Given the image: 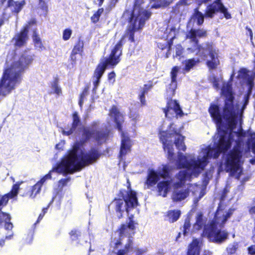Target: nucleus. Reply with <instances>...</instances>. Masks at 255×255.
Instances as JSON below:
<instances>
[{
	"label": "nucleus",
	"mask_w": 255,
	"mask_h": 255,
	"mask_svg": "<svg viewBox=\"0 0 255 255\" xmlns=\"http://www.w3.org/2000/svg\"><path fill=\"white\" fill-rule=\"evenodd\" d=\"M132 241L130 240H129L128 243L126 244L125 246V250L128 252V250L130 248L131 245Z\"/></svg>",
	"instance_id": "obj_63"
},
{
	"label": "nucleus",
	"mask_w": 255,
	"mask_h": 255,
	"mask_svg": "<svg viewBox=\"0 0 255 255\" xmlns=\"http://www.w3.org/2000/svg\"><path fill=\"white\" fill-rule=\"evenodd\" d=\"M191 174L188 173L186 170H180L176 175V178L181 182L185 183L187 178L190 177Z\"/></svg>",
	"instance_id": "obj_35"
},
{
	"label": "nucleus",
	"mask_w": 255,
	"mask_h": 255,
	"mask_svg": "<svg viewBox=\"0 0 255 255\" xmlns=\"http://www.w3.org/2000/svg\"><path fill=\"white\" fill-rule=\"evenodd\" d=\"M127 253V251H126L124 249L119 250L118 251L117 255H125Z\"/></svg>",
	"instance_id": "obj_64"
},
{
	"label": "nucleus",
	"mask_w": 255,
	"mask_h": 255,
	"mask_svg": "<svg viewBox=\"0 0 255 255\" xmlns=\"http://www.w3.org/2000/svg\"><path fill=\"white\" fill-rule=\"evenodd\" d=\"M9 199L7 194L0 195V229L4 226L5 230L11 231L9 235L5 236L4 239L0 240V247L4 246L5 240H10L13 236V233L11 231L13 225L10 221L11 216L9 213L2 211V208L7 205Z\"/></svg>",
	"instance_id": "obj_10"
},
{
	"label": "nucleus",
	"mask_w": 255,
	"mask_h": 255,
	"mask_svg": "<svg viewBox=\"0 0 255 255\" xmlns=\"http://www.w3.org/2000/svg\"><path fill=\"white\" fill-rule=\"evenodd\" d=\"M84 42L81 39V37H79L75 44L74 45L72 51L78 53L80 55H82L84 50Z\"/></svg>",
	"instance_id": "obj_34"
},
{
	"label": "nucleus",
	"mask_w": 255,
	"mask_h": 255,
	"mask_svg": "<svg viewBox=\"0 0 255 255\" xmlns=\"http://www.w3.org/2000/svg\"><path fill=\"white\" fill-rule=\"evenodd\" d=\"M185 182H181L180 181H179L178 182H176L174 183L173 187L174 189H180L183 185H184Z\"/></svg>",
	"instance_id": "obj_58"
},
{
	"label": "nucleus",
	"mask_w": 255,
	"mask_h": 255,
	"mask_svg": "<svg viewBox=\"0 0 255 255\" xmlns=\"http://www.w3.org/2000/svg\"><path fill=\"white\" fill-rule=\"evenodd\" d=\"M162 110L166 117H167V115L171 110H173L174 111L176 116L181 117L184 115V113L177 101L176 100H172L171 98L168 100L166 107L163 108Z\"/></svg>",
	"instance_id": "obj_18"
},
{
	"label": "nucleus",
	"mask_w": 255,
	"mask_h": 255,
	"mask_svg": "<svg viewBox=\"0 0 255 255\" xmlns=\"http://www.w3.org/2000/svg\"><path fill=\"white\" fill-rule=\"evenodd\" d=\"M212 84L214 88L218 89L219 87V80L218 78L214 77L212 79Z\"/></svg>",
	"instance_id": "obj_57"
},
{
	"label": "nucleus",
	"mask_w": 255,
	"mask_h": 255,
	"mask_svg": "<svg viewBox=\"0 0 255 255\" xmlns=\"http://www.w3.org/2000/svg\"><path fill=\"white\" fill-rule=\"evenodd\" d=\"M109 115L113 118L116 128L121 132L122 140L119 156L122 157L130 151L132 146L130 137L123 131V125L125 122V117L116 105L112 106Z\"/></svg>",
	"instance_id": "obj_8"
},
{
	"label": "nucleus",
	"mask_w": 255,
	"mask_h": 255,
	"mask_svg": "<svg viewBox=\"0 0 255 255\" xmlns=\"http://www.w3.org/2000/svg\"><path fill=\"white\" fill-rule=\"evenodd\" d=\"M191 225L189 220H186L183 225V234L185 236L189 231Z\"/></svg>",
	"instance_id": "obj_53"
},
{
	"label": "nucleus",
	"mask_w": 255,
	"mask_h": 255,
	"mask_svg": "<svg viewBox=\"0 0 255 255\" xmlns=\"http://www.w3.org/2000/svg\"><path fill=\"white\" fill-rule=\"evenodd\" d=\"M141 106L146 105L145 95L140 93L138 96Z\"/></svg>",
	"instance_id": "obj_55"
},
{
	"label": "nucleus",
	"mask_w": 255,
	"mask_h": 255,
	"mask_svg": "<svg viewBox=\"0 0 255 255\" xmlns=\"http://www.w3.org/2000/svg\"><path fill=\"white\" fill-rule=\"evenodd\" d=\"M121 41L118 42L112 49L110 54L100 63L107 68H114L121 61L122 55Z\"/></svg>",
	"instance_id": "obj_12"
},
{
	"label": "nucleus",
	"mask_w": 255,
	"mask_h": 255,
	"mask_svg": "<svg viewBox=\"0 0 255 255\" xmlns=\"http://www.w3.org/2000/svg\"><path fill=\"white\" fill-rule=\"evenodd\" d=\"M179 70L177 66H173L170 71L171 83L169 85L167 92L169 93V96L172 97L175 94V90L177 88V76Z\"/></svg>",
	"instance_id": "obj_20"
},
{
	"label": "nucleus",
	"mask_w": 255,
	"mask_h": 255,
	"mask_svg": "<svg viewBox=\"0 0 255 255\" xmlns=\"http://www.w3.org/2000/svg\"><path fill=\"white\" fill-rule=\"evenodd\" d=\"M238 248V245L237 244L230 245L227 248V249H226L227 252L228 253V254H230V255L234 254L236 253Z\"/></svg>",
	"instance_id": "obj_49"
},
{
	"label": "nucleus",
	"mask_w": 255,
	"mask_h": 255,
	"mask_svg": "<svg viewBox=\"0 0 255 255\" xmlns=\"http://www.w3.org/2000/svg\"><path fill=\"white\" fill-rule=\"evenodd\" d=\"M116 73L114 71H112L108 74V80L109 81H115Z\"/></svg>",
	"instance_id": "obj_56"
},
{
	"label": "nucleus",
	"mask_w": 255,
	"mask_h": 255,
	"mask_svg": "<svg viewBox=\"0 0 255 255\" xmlns=\"http://www.w3.org/2000/svg\"><path fill=\"white\" fill-rule=\"evenodd\" d=\"M196 224L198 226V229L202 228L203 226V214L202 213H198L196 219Z\"/></svg>",
	"instance_id": "obj_45"
},
{
	"label": "nucleus",
	"mask_w": 255,
	"mask_h": 255,
	"mask_svg": "<svg viewBox=\"0 0 255 255\" xmlns=\"http://www.w3.org/2000/svg\"><path fill=\"white\" fill-rule=\"evenodd\" d=\"M71 180L70 177H67L65 178H62L58 181V187L59 189H62L67 185L68 182Z\"/></svg>",
	"instance_id": "obj_44"
},
{
	"label": "nucleus",
	"mask_w": 255,
	"mask_h": 255,
	"mask_svg": "<svg viewBox=\"0 0 255 255\" xmlns=\"http://www.w3.org/2000/svg\"><path fill=\"white\" fill-rule=\"evenodd\" d=\"M158 173L159 175V177H161L162 178H166L168 177L169 174V167L166 165H164L162 168V172Z\"/></svg>",
	"instance_id": "obj_47"
},
{
	"label": "nucleus",
	"mask_w": 255,
	"mask_h": 255,
	"mask_svg": "<svg viewBox=\"0 0 255 255\" xmlns=\"http://www.w3.org/2000/svg\"><path fill=\"white\" fill-rule=\"evenodd\" d=\"M133 215H131L128 217L129 222L127 225L128 229H129L130 230H134L135 229V223L133 220Z\"/></svg>",
	"instance_id": "obj_50"
},
{
	"label": "nucleus",
	"mask_w": 255,
	"mask_h": 255,
	"mask_svg": "<svg viewBox=\"0 0 255 255\" xmlns=\"http://www.w3.org/2000/svg\"><path fill=\"white\" fill-rule=\"evenodd\" d=\"M170 181L169 180H163L159 182L157 185L158 195L165 197L170 188Z\"/></svg>",
	"instance_id": "obj_24"
},
{
	"label": "nucleus",
	"mask_w": 255,
	"mask_h": 255,
	"mask_svg": "<svg viewBox=\"0 0 255 255\" xmlns=\"http://www.w3.org/2000/svg\"><path fill=\"white\" fill-rule=\"evenodd\" d=\"M152 87L153 85L152 84H144L143 88L140 93L146 95L152 88Z\"/></svg>",
	"instance_id": "obj_52"
},
{
	"label": "nucleus",
	"mask_w": 255,
	"mask_h": 255,
	"mask_svg": "<svg viewBox=\"0 0 255 255\" xmlns=\"http://www.w3.org/2000/svg\"><path fill=\"white\" fill-rule=\"evenodd\" d=\"M188 0H180L177 2L176 5H188Z\"/></svg>",
	"instance_id": "obj_61"
},
{
	"label": "nucleus",
	"mask_w": 255,
	"mask_h": 255,
	"mask_svg": "<svg viewBox=\"0 0 255 255\" xmlns=\"http://www.w3.org/2000/svg\"><path fill=\"white\" fill-rule=\"evenodd\" d=\"M219 207L217 209L213 220L204 227L202 236L207 238L211 242L220 244L224 242L228 237V233L221 228L220 217L218 216Z\"/></svg>",
	"instance_id": "obj_5"
},
{
	"label": "nucleus",
	"mask_w": 255,
	"mask_h": 255,
	"mask_svg": "<svg viewBox=\"0 0 255 255\" xmlns=\"http://www.w3.org/2000/svg\"><path fill=\"white\" fill-rule=\"evenodd\" d=\"M37 20L35 18H32L27 22V23L24 25L22 27H27L28 32H29V29L30 26L34 25L36 24Z\"/></svg>",
	"instance_id": "obj_54"
},
{
	"label": "nucleus",
	"mask_w": 255,
	"mask_h": 255,
	"mask_svg": "<svg viewBox=\"0 0 255 255\" xmlns=\"http://www.w3.org/2000/svg\"><path fill=\"white\" fill-rule=\"evenodd\" d=\"M246 34H249L250 37V40L252 41L253 39V32L252 29L249 28L248 26L246 27Z\"/></svg>",
	"instance_id": "obj_62"
},
{
	"label": "nucleus",
	"mask_w": 255,
	"mask_h": 255,
	"mask_svg": "<svg viewBox=\"0 0 255 255\" xmlns=\"http://www.w3.org/2000/svg\"><path fill=\"white\" fill-rule=\"evenodd\" d=\"M233 76V75H232L230 80L224 84L221 88L222 94L226 97L222 114L219 106L217 104H211L208 109L211 117L218 128L223 126L224 119L226 123L227 128L229 130L228 136H227V131L226 130H223L220 134L219 139L215 146L214 159L218 158L221 153H226L231 148L234 141L232 133L236 128L239 113L238 109L236 108L234 104L235 98L231 83Z\"/></svg>",
	"instance_id": "obj_1"
},
{
	"label": "nucleus",
	"mask_w": 255,
	"mask_h": 255,
	"mask_svg": "<svg viewBox=\"0 0 255 255\" xmlns=\"http://www.w3.org/2000/svg\"><path fill=\"white\" fill-rule=\"evenodd\" d=\"M124 191L125 202L127 206V211L131 208H135L139 205L137 193L131 188L130 183L128 185V190Z\"/></svg>",
	"instance_id": "obj_15"
},
{
	"label": "nucleus",
	"mask_w": 255,
	"mask_h": 255,
	"mask_svg": "<svg viewBox=\"0 0 255 255\" xmlns=\"http://www.w3.org/2000/svg\"><path fill=\"white\" fill-rule=\"evenodd\" d=\"M26 4L25 0H22L20 1H14V0H8L6 7H13L11 12L13 13H18Z\"/></svg>",
	"instance_id": "obj_25"
},
{
	"label": "nucleus",
	"mask_w": 255,
	"mask_h": 255,
	"mask_svg": "<svg viewBox=\"0 0 255 255\" xmlns=\"http://www.w3.org/2000/svg\"><path fill=\"white\" fill-rule=\"evenodd\" d=\"M157 46L158 47V48L161 49V50H163L165 49H167V44L166 43L158 42L157 43Z\"/></svg>",
	"instance_id": "obj_60"
},
{
	"label": "nucleus",
	"mask_w": 255,
	"mask_h": 255,
	"mask_svg": "<svg viewBox=\"0 0 255 255\" xmlns=\"http://www.w3.org/2000/svg\"><path fill=\"white\" fill-rule=\"evenodd\" d=\"M206 150V154L203 156L202 159L197 160L194 159L188 160L186 157L182 153H178L177 161V168L178 169L186 168L188 170L198 168L203 169L208 163V159L214 158L215 148L209 145Z\"/></svg>",
	"instance_id": "obj_9"
},
{
	"label": "nucleus",
	"mask_w": 255,
	"mask_h": 255,
	"mask_svg": "<svg viewBox=\"0 0 255 255\" xmlns=\"http://www.w3.org/2000/svg\"><path fill=\"white\" fill-rule=\"evenodd\" d=\"M160 177L158 173L153 169H149L148 171V174L145 184L149 188L155 185L159 180Z\"/></svg>",
	"instance_id": "obj_23"
},
{
	"label": "nucleus",
	"mask_w": 255,
	"mask_h": 255,
	"mask_svg": "<svg viewBox=\"0 0 255 255\" xmlns=\"http://www.w3.org/2000/svg\"><path fill=\"white\" fill-rule=\"evenodd\" d=\"M144 3V0H134L133 9L131 11L128 9H126L124 12V14H128L131 16V14L132 12L134 15H136L138 14L139 11H145V10L141 7L142 4Z\"/></svg>",
	"instance_id": "obj_26"
},
{
	"label": "nucleus",
	"mask_w": 255,
	"mask_h": 255,
	"mask_svg": "<svg viewBox=\"0 0 255 255\" xmlns=\"http://www.w3.org/2000/svg\"><path fill=\"white\" fill-rule=\"evenodd\" d=\"M41 187L42 186L37 182L33 186L30 187L25 194L30 198H34L40 192Z\"/></svg>",
	"instance_id": "obj_31"
},
{
	"label": "nucleus",
	"mask_w": 255,
	"mask_h": 255,
	"mask_svg": "<svg viewBox=\"0 0 255 255\" xmlns=\"http://www.w3.org/2000/svg\"><path fill=\"white\" fill-rule=\"evenodd\" d=\"M181 214L179 210H170L166 212L165 217L170 223H174L177 221Z\"/></svg>",
	"instance_id": "obj_28"
},
{
	"label": "nucleus",
	"mask_w": 255,
	"mask_h": 255,
	"mask_svg": "<svg viewBox=\"0 0 255 255\" xmlns=\"http://www.w3.org/2000/svg\"><path fill=\"white\" fill-rule=\"evenodd\" d=\"M200 62L199 59H195V58H190L185 60L184 71L185 72H188L190 70L193 68L197 63Z\"/></svg>",
	"instance_id": "obj_32"
},
{
	"label": "nucleus",
	"mask_w": 255,
	"mask_h": 255,
	"mask_svg": "<svg viewBox=\"0 0 255 255\" xmlns=\"http://www.w3.org/2000/svg\"><path fill=\"white\" fill-rule=\"evenodd\" d=\"M32 38L35 48H38L39 50H41L45 49V47L42 43L36 28L32 30Z\"/></svg>",
	"instance_id": "obj_27"
},
{
	"label": "nucleus",
	"mask_w": 255,
	"mask_h": 255,
	"mask_svg": "<svg viewBox=\"0 0 255 255\" xmlns=\"http://www.w3.org/2000/svg\"><path fill=\"white\" fill-rule=\"evenodd\" d=\"M219 207V215L218 216L220 217V225L221 226H224V224L226 222L227 219L230 217L231 213L230 212H227L225 215L220 214V212H223L222 210L220 209V206H219L218 208Z\"/></svg>",
	"instance_id": "obj_39"
},
{
	"label": "nucleus",
	"mask_w": 255,
	"mask_h": 255,
	"mask_svg": "<svg viewBox=\"0 0 255 255\" xmlns=\"http://www.w3.org/2000/svg\"><path fill=\"white\" fill-rule=\"evenodd\" d=\"M19 189V185L17 183L14 184L13 185L10 192L6 193V194H7L9 199H12L17 196Z\"/></svg>",
	"instance_id": "obj_36"
},
{
	"label": "nucleus",
	"mask_w": 255,
	"mask_h": 255,
	"mask_svg": "<svg viewBox=\"0 0 255 255\" xmlns=\"http://www.w3.org/2000/svg\"><path fill=\"white\" fill-rule=\"evenodd\" d=\"M78 54H79V53L74 52V51H72L71 52L70 57H69V60L70 61L71 64L73 66H75L76 64V62H77V56Z\"/></svg>",
	"instance_id": "obj_51"
},
{
	"label": "nucleus",
	"mask_w": 255,
	"mask_h": 255,
	"mask_svg": "<svg viewBox=\"0 0 255 255\" xmlns=\"http://www.w3.org/2000/svg\"><path fill=\"white\" fill-rule=\"evenodd\" d=\"M106 69L107 68L100 62L94 70L93 76V78L101 80Z\"/></svg>",
	"instance_id": "obj_33"
},
{
	"label": "nucleus",
	"mask_w": 255,
	"mask_h": 255,
	"mask_svg": "<svg viewBox=\"0 0 255 255\" xmlns=\"http://www.w3.org/2000/svg\"><path fill=\"white\" fill-rule=\"evenodd\" d=\"M195 18L197 19V24L198 25H202L204 21V13L203 14L201 12L197 11L195 13Z\"/></svg>",
	"instance_id": "obj_41"
},
{
	"label": "nucleus",
	"mask_w": 255,
	"mask_h": 255,
	"mask_svg": "<svg viewBox=\"0 0 255 255\" xmlns=\"http://www.w3.org/2000/svg\"><path fill=\"white\" fill-rule=\"evenodd\" d=\"M207 36V31L203 29L191 28L186 34V38L189 39L193 42L192 47H189L187 50L191 52H196L202 60H206V64L210 70L216 69L220 64L218 50L214 47L212 42H206L205 46L203 47L199 44L198 38L206 37Z\"/></svg>",
	"instance_id": "obj_4"
},
{
	"label": "nucleus",
	"mask_w": 255,
	"mask_h": 255,
	"mask_svg": "<svg viewBox=\"0 0 255 255\" xmlns=\"http://www.w3.org/2000/svg\"><path fill=\"white\" fill-rule=\"evenodd\" d=\"M70 238L72 241H76L81 236V232L77 230H72L69 233Z\"/></svg>",
	"instance_id": "obj_46"
},
{
	"label": "nucleus",
	"mask_w": 255,
	"mask_h": 255,
	"mask_svg": "<svg viewBox=\"0 0 255 255\" xmlns=\"http://www.w3.org/2000/svg\"><path fill=\"white\" fill-rule=\"evenodd\" d=\"M72 117V122L71 128L62 129L61 132L64 135L69 136L72 134L75 131L77 127L81 124L80 117L77 112L73 113Z\"/></svg>",
	"instance_id": "obj_19"
},
{
	"label": "nucleus",
	"mask_w": 255,
	"mask_h": 255,
	"mask_svg": "<svg viewBox=\"0 0 255 255\" xmlns=\"http://www.w3.org/2000/svg\"><path fill=\"white\" fill-rule=\"evenodd\" d=\"M72 31L70 28H66L63 30L62 38L64 41L69 40L72 35Z\"/></svg>",
	"instance_id": "obj_48"
},
{
	"label": "nucleus",
	"mask_w": 255,
	"mask_h": 255,
	"mask_svg": "<svg viewBox=\"0 0 255 255\" xmlns=\"http://www.w3.org/2000/svg\"><path fill=\"white\" fill-rule=\"evenodd\" d=\"M27 27H22L19 32L16 33L12 38L13 46L16 48H22L26 45L29 39Z\"/></svg>",
	"instance_id": "obj_17"
},
{
	"label": "nucleus",
	"mask_w": 255,
	"mask_h": 255,
	"mask_svg": "<svg viewBox=\"0 0 255 255\" xmlns=\"http://www.w3.org/2000/svg\"><path fill=\"white\" fill-rule=\"evenodd\" d=\"M35 55L29 50H24L17 60L14 61L4 71L0 80V94L5 96L20 83L22 74L34 60Z\"/></svg>",
	"instance_id": "obj_3"
},
{
	"label": "nucleus",
	"mask_w": 255,
	"mask_h": 255,
	"mask_svg": "<svg viewBox=\"0 0 255 255\" xmlns=\"http://www.w3.org/2000/svg\"><path fill=\"white\" fill-rule=\"evenodd\" d=\"M100 82V79H95V80L93 82L94 87L93 88V90H92L93 92H94V93L96 92L97 89L98 88V86L99 85Z\"/></svg>",
	"instance_id": "obj_59"
},
{
	"label": "nucleus",
	"mask_w": 255,
	"mask_h": 255,
	"mask_svg": "<svg viewBox=\"0 0 255 255\" xmlns=\"http://www.w3.org/2000/svg\"><path fill=\"white\" fill-rule=\"evenodd\" d=\"M58 78H55L52 83L51 88L54 90V93L59 96L62 94V90L58 85Z\"/></svg>",
	"instance_id": "obj_38"
},
{
	"label": "nucleus",
	"mask_w": 255,
	"mask_h": 255,
	"mask_svg": "<svg viewBox=\"0 0 255 255\" xmlns=\"http://www.w3.org/2000/svg\"><path fill=\"white\" fill-rule=\"evenodd\" d=\"M165 34H166V39L168 40L166 42L167 47V51L166 53V57H168V53L171 50V47L173 44V40L176 38V29L174 26H172L168 30L166 29L165 30Z\"/></svg>",
	"instance_id": "obj_22"
},
{
	"label": "nucleus",
	"mask_w": 255,
	"mask_h": 255,
	"mask_svg": "<svg viewBox=\"0 0 255 255\" xmlns=\"http://www.w3.org/2000/svg\"><path fill=\"white\" fill-rule=\"evenodd\" d=\"M104 10L103 8H100L91 17V21L93 23H96L99 21L100 17L101 14L103 13Z\"/></svg>",
	"instance_id": "obj_37"
},
{
	"label": "nucleus",
	"mask_w": 255,
	"mask_h": 255,
	"mask_svg": "<svg viewBox=\"0 0 255 255\" xmlns=\"http://www.w3.org/2000/svg\"><path fill=\"white\" fill-rule=\"evenodd\" d=\"M64 162V161L62 157L60 161L57 162L55 166H53L52 169L50 170L47 174L41 178L37 182L42 186L43 183L46 180L51 179V173L53 172H55L58 174H62L63 175H66L68 174H70L69 171L66 170V166H65L64 164L62 163Z\"/></svg>",
	"instance_id": "obj_16"
},
{
	"label": "nucleus",
	"mask_w": 255,
	"mask_h": 255,
	"mask_svg": "<svg viewBox=\"0 0 255 255\" xmlns=\"http://www.w3.org/2000/svg\"><path fill=\"white\" fill-rule=\"evenodd\" d=\"M173 135H176L174 143L176 147L179 150L185 151L186 150V146L184 142L185 137L183 136L179 130L173 128L171 132H168L167 130L158 131V136L160 141L162 143L164 150H167V158L171 159L174 156L173 145L171 142H168V139Z\"/></svg>",
	"instance_id": "obj_7"
},
{
	"label": "nucleus",
	"mask_w": 255,
	"mask_h": 255,
	"mask_svg": "<svg viewBox=\"0 0 255 255\" xmlns=\"http://www.w3.org/2000/svg\"><path fill=\"white\" fill-rule=\"evenodd\" d=\"M128 229L127 225L125 224H122L117 230L119 235L120 237H124L126 236V234L127 233Z\"/></svg>",
	"instance_id": "obj_42"
},
{
	"label": "nucleus",
	"mask_w": 255,
	"mask_h": 255,
	"mask_svg": "<svg viewBox=\"0 0 255 255\" xmlns=\"http://www.w3.org/2000/svg\"><path fill=\"white\" fill-rule=\"evenodd\" d=\"M184 52V48L180 44L175 45V55L173 56L174 57H179L180 60Z\"/></svg>",
	"instance_id": "obj_40"
},
{
	"label": "nucleus",
	"mask_w": 255,
	"mask_h": 255,
	"mask_svg": "<svg viewBox=\"0 0 255 255\" xmlns=\"http://www.w3.org/2000/svg\"><path fill=\"white\" fill-rule=\"evenodd\" d=\"M150 3H152L151 8L158 9L168 6L171 3L170 0H149Z\"/></svg>",
	"instance_id": "obj_29"
},
{
	"label": "nucleus",
	"mask_w": 255,
	"mask_h": 255,
	"mask_svg": "<svg viewBox=\"0 0 255 255\" xmlns=\"http://www.w3.org/2000/svg\"><path fill=\"white\" fill-rule=\"evenodd\" d=\"M48 0H38V4L40 9L44 12L47 13L48 10L47 1Z\"/></svg>",
	"instance_id": "obj_43"
},
{
	"label": "nucleus",
	"mask_w": 255,
	"mask_h": 255,
	"mask_svg": "<svg viewBox=\"0 0 255 255\" xmlns=\"http://www.w3.org/2000/svg\"><path fill=\"white\" fill-rule=\"evenodd\" d=\"M151 12L148 10L139 11L138 14L134 15L133 12L128 18V22L129 23L125 33L123 35L120 39L118 41H121L122 47L125 42V38L128 37V40L131 43L135 42L134 33L136 31L141 30L144 26L145 22L149 19L151 15Z\"/></svg>",
	"instance_id": "obj_6"
},
{
	"label": "nucleus",
	"mask_w": 255,
	"mask_h": 255,
	"mask_svg": "<svg viewBox=\"0 0 255 255\" xmlns=\"http://www.w3.org/2000/svg\"><path fill=\"white\" fill-rule=\"evenodd\" d=\"M189 194L190 190L188 188L173 189L171 195V199L173 202H180L186 199Z\"/></svg>",
	"instance_id": "obj_21"
},
{
	"label": "nucleus",
	"mask_w": 255,
	"mask_h": 255,
	"mask_svg": "<svg viewBox=\"0 0 255 255\" xmlns=\"http://www.w3.org/2000/svg\"><path fill=\"white\" fill-rule=\"evenodd\" d=\"M90 83L86 84L83 88L81 93L79 96L78 104L81 108H82L84 99L89 94V90L90 89Z\"/></svg>",
	"instance_id": "obj_30"
},
{
	"label": "nucleus",
	"mask_w": 255,
	"mask_h": 255,
	"mask_svg": "<svg viewBox=\"0 0 255 255\" xmlns=\"http://www.w3.org/2000/svg\"><path fill=\"white\" fill-rule=\"evenodd\" d=\"M238 137L236 145L227 154L225 160V169L227 172L233 173L239 169V129L235 132Z\"/></svg>",
	"instance_id": "obj_11"
},
{
	"label": "nucleus",
	"mask_w": 255,
	"mask_h": 255,
	"mask_svg": "<svg viewBox=\"0 0 255 255\" xmlns=\"http://www.w3.org/2000/svg\"><path fill=\"white\" fill-rule=\"evenodd\" d=\"M110 133V130L107 128H100L99 123L97 121L92 122L89 127L82 128L81 140L76 141L67 151V154L63 157L64 162L62 163L70 174L80 171L85 167L96 162L101 155L97 148L92 147L79 160L78 153L81 147L91 139L96 142L98 145H102L108 140Z\"/></svg>",
	"instance_id": "obj_2"
},
{
	"label": "nucleus",
	"mask_w": 255,
	"mask_h": 255,
	"mask_svg": "<svg viewBox=\"0 0 255 255\" xmlns=\"http://www.w3.org/2000/svg\"><path fill=\"white\" fill-rule=\"evenodd\" d=\"M119 197L115 198L108 206V209L110 210V206H113L117 217L119 219L124 217V213L126 211L128 214L134 208H131L127 211V206L125 202V197L124 196V191L120 190L118 193Z\"/></svg>",
	"instance_id": "obj_14"
},
{
	"label": "nucleus",
	"mask_w": 255,
	"mask_h": 255,
	"mask_svg": "<svg viewBox=\"0 0 255 255\" xmlns=\"http://www.w3.org/2000/svg\"><path fill=\"white\" fill-rule=\"evenodd\" d=\"M218 12L223 14L224 16L227 19L231 18V15L228 12V9L222 1L218 0H214L207 5L204 11V16L206 18H212Z\"/></svg>",
	"instance_id": "obj_13"
}]
</instances>
